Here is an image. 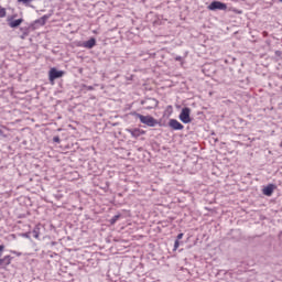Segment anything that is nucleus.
<instances>
[{
	"instance_id": "1",
	"label": "nucleus",
	"mask_w": 282,
	"mask_h": 282,
	"mask_svg": "<svg viewBox=\"0 0 282 282\" xmlns=\"http://www.w3.org/2000/svg\"><path fill=\"white\" fill-rule=\"evenodd\" d=\"M131 116L135 118V120H140L141 124H145L147 127H163L162 122L158 121V119L153 118L151 115H140L139 112H131Z\"/></svg>"
},
{
	"instance_id": "2",
	"label": "nucleus",
	"mask_w": 282,
	"mask_h": 282,
	"mask_svg": "<svg viewBox=\"0 0 282 282\" xmlns=\"http://www.w3.org/2000/svg\"><path fill=\"white\" fill-rule=\"evenodd\" d=\"M52 17L51 14H45L42 18L35 20L33 23L30 24L29 28H22V32L24 36H28V34H30V28H32L33 30H36V28H41L43 25H45V23H47V19H50Z\"/></svg>"
},
{
	"instance_id": "3",
	"label": "nucleus",
	"mask_w": 282,
	"mask_h": 282,
	"mask_svg": "<svg viewBox=\"0 0 282 282\" xmlns=\"http://www.w3.org/2000/svg\"><path fill=\"white\" fill-rule=\"evenodd\" d=\"M178 119L181 122H183V124H191V122H193V118H191V108H182Z\"/></svg>"
},
{
	"instance_id": "4",
	"label": "nucleus",
	"mask_w": 282,
	"mask_h": 282,
	"mask_svg": "<svg viewBox=\"0 0 282 282\" xmlns=\"http://www.w3.org/2000/svg\"><path fill=\"white\" fill-rule=\"evenodd\" d=\"M63 76H65V72L58 70L56 67H52L48 70V80L52 84H54V80H58V78H63Z\"/></svg>"
},
{
	"instance_id": "5",
	"label": "nucleus",
	"mask_w": 282,
	"mask_h": 282,
	"mask_svg": "<svg viewBox=\"0 0 282 282\" xmlns=\"http://www.w3.org/2000/svg\"><path fill=\"white\" fill-rule=\"evenodd\" d=\"M141 105H143V107H145V109H155L158 107V105H160V101H158V99L155 98H145L141 101Z\"/></svg>"
},
{
	"instance_id": "6",
	"label": "nucleus",
	"mask_w": 282,
	"mask_h": 282,
	"mask_svg": "<svg viewBox=\"0 0 282 282\" xmlns=\"http://www.w3.org/2000/svg\"><path fill=\"white\" fill-rule=\"evenodd\" d=\"M208 10L216 12V10H228V6L224 2L213 1L208 7Z\"/></svg>"
},
{
	"instance_id": "7",
	"label": "nucleus",
	"mask_w": 282,
	"mask_h": 282,
	"mask_svg": "<svg viewBox=\"0 0 282 282\" xmlns=\"http://www.w3.org/2000/svg\"><path fill=\"white\" fill-rule=\"evenodd\" d=\"M167 127H170V129H172V131L184 130V124H182V122L177 121V119H170Z\"/></svg>"
},
{
	"instance_id": "8",
	"label": "nucleus",
	"mask_w": 282,
	"mask_h": 282,
	"mask_svg": "<svg viewBox=\"0 0 282 282\" xmlns=\"http://www.w3.org/2000/svg\"><path fill=\"white\" fill-rule=\"evenodd\" d=\"M127 133H130V135H132V138H140V135H144L147 133V131L140 129V128H134V129H131V128H128L126 129Z\"/></svg>"
},
{
	"instance_id": "9",
	"label": "nucleus",
	"mask_w": 282,
	"mask_h": 282,
	"mask_svg": "<svg viewBox=\"0 0 282 282\" xmlns=\"http://www.w3.org/2000/svg\"><path fill=\"white\" fill-rule=\"evenodd\" d=\"M276 188V185L274 184H269L267 186H264L262 188V193L267 196V197H272L274 189Z\"/></svg>"
},
{
	"instance_id": "10",
	"label": "nucleus",
	"mask_w": 282,
	"mask_h": 282,
	"mask_svg": "<svg viewBox=\"0 0 282 282\" xmlns=\"http://www.w3.org/2000/svg\"><path fill=\"white\" fill-rule=\"evenodd\" d=\"M96 37H90L88 41L82 43V47H85L86 50H94V47H96Z\"/></svg>"
},
{
	"instance_id": "11",
	"label": "nucleus",
	"mask_w": 282,
	"mask_h": 282,
	"mask_svg": "<svg viewBox=\"0 0 282 282\" xmlns=\"http://www.w3.org/2000/svg\"><path fill=\"white\" fill-rule=\"evenodd\" d=\"M9 21V25L11 28H19V25H21V23H23V19H18V20H12V18L8 19Z\"/></svg>"
},
{
	"instance_id": "12",
	"label": "nucleus",
	"mask_w": 282,
	"mask_h": 282,
	"mask_svg": "<svg viewBox=\"0 0 282 282\" xmlns=\"http://www.w3.org/2000/svg\"><path fill=\"white\" fill-rule=\"evenodd\" d=\"M12 262L11 256H6L4 258H0V265H10Z\"/></svg>"
},
{
	"instance_id": "13",
	"label": "nucleus",
	"mask_w": 282,
	"mask_h": 282,
	"mask_svg": "<svg viewBox=\"0 0 282 282\" xmlns=\"http://www.w3.org/2000/svg\"><path fill=\"white\" fill-rule=\"evenodd\" d=\"M31 234L33 235L34 239H39V237H40V235H41V227H40L39 225H36V226L33 228V230H32Z\"/></svg>"
},
{
	"instance_id": "14",
	"label": "nucleus",
	"mask_w": 282,
	"mask_h": 282,
	"mask_svg": "<svg viewBox=\"0 0 282 282\" xmlns=\"http://www.w3.org/2000/svg\"><path fill=\"white\" fill-rule=\"evenodd\" d=\"M121 215H115L110 220H109V224L111 226L116 225V223L118 221V219H120Z\"/></svg>"
},
{
	"instance_id": "15",
	"label": "nucleus",
	"mask_w": 282,
	"mask_h": 282,
	"mask_svg": "<svg viewBox=\"0 0 282 282\" xmlns=\"http://www.w3.org/2000/svg\"><path fill=\"white\" fill-rule=\"evenodd\" d=\"M6 18V8L0 6V19Z\"/></svg>"
},
{
	"instance_id": "16",
	"label": "nucleus",
	"mask_w": 282,
	"mask_h": 282,
	"mask_svg": "<svg viewBox=\"0 0 282 282\" xmlns=\"http://www.w3.org/2000/svg\"><path fill=\"white\" fill-rule=\"evenodd\" d=\"M53 142H55L56 144H61V137L59 135H55L53 138Z\"/></svg>"
},
{
	"instance_id": "17",
	"label": "nucleus",
	"mask_w": 282,
	"mask_h": 282,
	"mask_svg": "<svg viewBox=\"0 0 282 282\" xmlns=\"http://www.w3.org/2000/svg\"><path fill=\"white\" fill-rule=\"evenodd\" d=\"M30 235L31 232H23L21 234V237H23L24 239H31Z\"/></svg>"
},
{
	"instance_id": "18",
	"label": "nucleus",
	"mask_w": 282,
	"mask_h": 282,
	"mask_svg": "<svg viewBox=\"0 0 282 282\" xmlns=\"http://www.w3.org/2000/svg\"><path fill=\"white\" fill-rule=\"evenodd\" d=\"M178 248H180V240H175L174 250H177Z\"/></svg>"
},
{
	"instance_id": "19",
	"label": "nucleus",
	"mask_w": 282,
	"mask_h": 282,
	"mask_svg": "<svg viewBox=\"0 0 282 282\" xmlns=\"http://www.w3.org/2000/svg\"><path fill=\"white\" fill-rule=\"evenodd\" d=\"M183 237H184V234H178V235L176 236V241H180V239H183Z\"/></svg>"
},
{
	"instance_id": "20",
	"label": "nucleus",
	"mask_w": 282,
	"mask_h": 282,
	"mask_svg": "<svg viewBox=\"0 0 282 282\" xmlns=\"http://www.w3.org/2000/svg\"><path fill=\"white\" fill-rule=\"evenodd\" d=\"M4 249H6V246L0 245V252H3Z\"/></svg>"
},
{
	"instance_id": "21",
	"label": "nucleus",
	"mask_w": 282,
	"mask_h": 282,
	"mask_svg": "<svg viewBox=\"0 0 282 282\" xmlns=\"http://www.w3.org/2000/svg\"><path fill=\"white\" fill-rule=\"evenodd\" d=\"M275 56H281V51H275Z\"/></svg>"
},
{
	"instance_id": "22",
	"label": "nucleus",
	"mask_w": 282,
	"mask_h": 282,
	"mask_svg": "<svg viewBox=\"0 0 282 282\" xmlns=\"http://www.w3.org/2000/svg\"><path fill=\"white\" fill-rule=\"evenodd\" d=\"M175 61H177V62L182 61V56H176Z\"/></svg>"
},
{
	"instance_id": "23",
	"label": "nucleus",
	"mask_w": 282,
	"mask_h": 282,
	"mask_svg": "<svg viewBox=\"0 0 282 282\" xmlns=\"http://www.w3.org/2000/svg\"><path fill=\"white\" fill-rule=\"evenodd\" d=\"M23 3H25L28 6V4H30V1H23Z\"/></svg>"
},
{
	"instance_id": "24",
	"label": "nucleus",
	"mask_w": 282,
	"mask_h": 282,
	"mask_svg": "<svg viewBox=\"0 0 282 282\" xmlns=\"http://www.w3.org/2000/svg\"><path fill=\"white\" fill-rule=\"evenodd\" d=\"M0 135H3V130L0 129Z\"/></svg>"
},
{
	"instance_id": "25",
	"label": "nucleus",
	"mask_w": 282,
	"mask_h": 282,
	"mask_svg": "<svg viewBox=\"0 0 282 282\" xmlns=\"http://www.w3.org/2000/svg\"><path fill=\"white\" fill-rule=\"evenodd\" d=\"M88 89L91 90V89H94V87L89 86Z\"/></svg>"
},
{
	"instance_id": "26",
	"label": "nucleus",
	"mask_w": 282,
	"mask_h": 282,
	"mask_svg": "<svg viewBox=\"0 0 282 282\" xmlns=\"http://www.w3.org/2000/svg\"><path fill=\"white\" fill-rule=\"evenodd\" d=\"M0 257H1V252H0Z\"/></svg>"
}]
</instances>
